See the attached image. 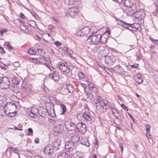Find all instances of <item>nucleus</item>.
I'll list each match as a JSON object with an SVG mask.
<instances>
[{
  "label": "nucleus",
  "mask_w": 158,
  "mask_h": 158,
  "mask_svg": "<svg viewBox=\"0 0 158 158\" xmlns=\"http://www.w3.org/2000/svg\"><path fill=\"white\" fill-rule=\"evenodd\" d=\"M91 38L90 42L94 44H98L100 43H105L107 41L106 38H102V36L100 34L96 35H92L90 37H88L87 40Z\"/></svg>",
  "instance_id": "f257e3e1"
},
{
  "label": "nucleus",
  "mask_w": 158,
  "mask_h": 158,
  "mask_svg": "<svg viewBox=\"0 0 158 158\" xmlns=\"http://www.w3.org/2000/svg\"><path fill=\"white\" fill-rule=\"evenodd\" d=\"M10 85L9 78L7 77H3L0 82V88L3 89H7L9 88Z\"/></svg>",
  "instance_id": "f03ea898"
},
{
  "label": "nucleus",
  "mask_w": 158,
  "mask_h": 158,
  "mask_svg": "<svg viewBox=\"0 0 158 158\" xmlns=\"http://www.w3.org/2000/svg\"><path fill=\"white\" fill-rule=\"evenodd\" d=\"M64 129V127L62 124L61 122H59L57 124L55 125L53 128L54 134L56 135H58L61 134Z\"/></svg>",
  "instance_id": "7ed1b4c3"
},
{
  "label": "nucleus",
  "mask_w": 158,
  "mask_h": 158,
  "mask_svg": "<svg viewBox=\"0 0 158 158\" xmlns=\"http://www.w3.org/2000/svg\"><path fill=\"white\" fill-rule=\"evenodd\" d=\"M94 97L96 98L94 100V102L95 104L97 109H99L102 107L103 105L105 104V102H104V100L102 101L101 97L98 94L94 95Z\"/></svg>",
  "instance_id": "20e7f679"
},
{
  "label": "nucleus",
  "mask_w": 158,
  "mask_h": 158,
  "mask_svg": "<svg viewBox=\"0 0 158 158\" xmlns=\"http://www.w3.org/2000/svg\"><path fill=\"white\" fill-rule=\"evenodd\" d=\"M9 111V113L13 114V115H10V117H12L14 116L16 114V113L17 110V106L15 104V102L10 103L7 105Z\"/></svg>",
  "instance_id": "39448f33"
},
{
  "label": "nucleus",
  "mask_w": 158,
  "mask_h": 158,
  "mask_svg": "<svg viewBox=\"0 0 158 158\" xmlns=\"http://www.w3.org/2000/svg\"><path fill=\"white\" fill-rule=\"evenodd\" d=\"M66 128L69 131H76L77 129V125L70 121H66L64 123Z\"/></svg>",
  "instance_id": "423d86ee"
},
{
  "label": "nucleus",
  "mask_w": 158,
  "mask_h": 158,
  "mask_svg": "<svg viewBox=\"0 0 158 158\" xmlns=\"http://www.w3.org/2000/svg\"><path fill=\"white\" fill-rule=\"evenodd\" d=\"M134 14V16L135 18L139 19H142L145 17V14L143 9H140L138 11H133Z\"/></svg>",
  "instance_id": "0eeeda50"
},
{
  "label": "nucleus",
  "mask_w": 158,
  "mask_h": 158,
  "mask_svg": "<svg viewBox=\"0 0 158 158\" xmlns=\"http://www.w3.org/2000/svg\"><path fill=\"white\" fill-rule=\"evenodd\" d=\"M123 4L126 6L130 7L129 10L134 11L136 10V6L133 0H125Z\"/></svg>",
  "instance_id": "6e6552de"
},
{
  "label": "nucleus",
  "mask_w": 158,
  "mask_h": 158,
  "mask_svg": "<svg viewBox=\"0 0 158 158\" xmlns=\"http://www.w3.org/2000/svg\"><path fill=\"white\" fill-rule=\"evenodd\" d=\"M69 15L72 18L77 17L79 14V10L77 7H73L69 8L68 10Z\"/></svg>",
  "instance_id": "1a4fd4ad"
},
{
  "label": "nucleus",
  "mask_w": 158,
  "mask_h": 158,
  "mask_svg": "<svg viewBox=\"0 0 158 158\" xmlns=\"http://www.w3.org/2000/svg\"><path fill=\"white\" fill-rule=\"evenodd\" d=\"M57 67L61 71L66 73H68L70 71V68L67 64L60 62L57 64Z\"/></svg>",
  "instance_id": "9d476101"
},
{
  "label": "nucleus",
  "mask_w": 158,
  "mask_h": 158,
  "mask_svg": "<svg viewBox=\"0 0 158 158\" xmlns=\"http://www.w3.org/2000/svg\"><path fill=\"white\" fill-rule=\"evenodd\" d=\"M41 64L46 65L49 69L52 71L53 69V68L50 65H48L51 63L50 59L44 56L41 57Z\"/></svg>",
  "instance_id": "9b49d317"
},
{
  "label": "nucleus",
  "mask_w": 158,
  "mask_h": 158,
  "mask_svg": "<svg viewBox=\"0 0 158 158\" xmlns=\"http://www.w3.org/2000/svg\"><path fill=\"white\" fill-rule=\"evenodd\" d=\"M39 110L35 107H32L28 113L29 115L31 117L35 118L38 115Z\"/></svg>",
  "instance_id": "f8f14e48"
},
{
  "label": "nucleus",
  "mask_w": 158,
  "mask_h": 158,
  "mask_svg": "<svg viewBox=\"0 0 158 158\" xmlns=\"http://www.w3.org/2000/svg\"><path fill=\"white\" fill-rule=\"evenodd\" d=\"M77 128L76 131H79L81 134H84L86 131V125L82 123H80L77 125Z\"/></svg>",
  "instance_id": "ddd939ff"
},
{
  "label": "nucleus",
  "mask_w": 158,
  "mask_h": 158,
  "mask_svg": "<svg viewBox=\"0 0 158 158\" xmlns=\"http://www.w3.org/2000/svg\"><path fill=\"white\" fill-rule=\"evenodd\" d=\"M44 153L46 155H52L54 152L53 147L51 144L47 145L44 150Z\"/></svg>",
  "instance_id": "4468645a"
},
{
  "label": "nucleus",
  "mask_w": 158,
  "mask_h": 158,
  "mask_svg": "<svg viewBox=\"0 0 158 158\" xmlns=\"http://www.w3.org/2000/svg\"><path fill=\"white\" fill-rule=\"evenodd\" d=\"M65 148L66 151L73 152L74 148V144L72 142L67 141L65 143Z\"/></svg>",
  "instance_id": "2eb2a0df"
},
{
  "label": "nucleus",
  "mask_w": 158,
  "mask_h": 158,
  "mask_svg": "<svg viewBox=\"0 0 158 158\" xmlns=\"http://www.w3.org/2000/svg\"><path fill=\"white\" fill-rule=\"evenodd\" d=\"M118 24L131 31H134V29H136V28L135 27H134L131 24L128 23L123 21H120Z\"/></svg>",
  "instance_id": "dca6fc26"
},
{
  "label": "nucleus",
  "mask_w": 158,
  "mask_h": 158,
  "mask_svg": "<svg viewBox=\"0 0 158 158\" xmlns=\"http://www.w3.org/2000/svg\"><path fill=\"white\" fill-rule=\"evenodd\" d=\"M49 77L55 81H57L59 79V73L56 71H54L51 74H49Z\"/></svg>",
  "instance_id": "f3484780"
},
{
  "label": "nucleus",
  "mask_w": 158,
  "mask_h": 158,
  "mask_svg": "<svg viewBox=\"0 0 158 158\" xmlns=\"http://www.w3.org/2000/svg\"><path fill=\"white\" fill-rule=\"evenodd\" d=\"M81 116L85 121H89L91 120V114L89 112L83 113L81 114Z\"/></svg>",
  "instance_id": "a211bd4d"
},
{
  "label": "nucleus",
  "mask_w": 158,
  "mask_h": 158,
  "mask_svg": "<svg viewBox=\"0 0 158 158\" xmlns=\"http://www.w3.org/2000/svg\"><path fill=\"white\" fill-rule=\"evenodd\" d=\"M60 50H62V53H65L66 52L70 56L72 55L73 53V51L66 47L64 46L63 48H60Z\"/></svg>",
  "instance_id": "6ab92c4d"
},
{
  "label": "nucleus",
  "mask_w": 158,
  "mask_h": 158,
  "mask_svg": "<svg viewBox=\"0 0 158 158\" xmlns=\"http://www.w3.org/2000/svg\"><path fill=\"white\" fill-rule=\"evenodd\" d=\"M64 90L66 94L72 93L73 91L74 88L72 85H66V88H64Z\"/></svg>",
  "instance_id": "aec40b11"
},
{
  "label": "nucleus",
  "mask_w": 158,
  "mask_h": 158,
  "mask_svg": "<svg viewBox=\"0 0 158 158\" xmlns=\"http://www.w3.org/2000/svg\"><path fill=\"white\" fill-rule=\"evenodd\" d=\"M110 109L112 112L113 115L116 117V118L118 120V122L120 123L122 122L121 120H119L118 117V111L113 107H110Z\"/></svg>",
  "instance_id": "412c9836"
},
{
  "label": "nucleus",
  "mask_w": 158,
  "mask_h": 158,
  "mask_svg": "<svg viewBox=\"0 0 158 158\" xmlns=\"http://www.w3.org/2000/svg\"><path fill=\"white\" fill-rule=\"evenodd\" d=\"M49 115L46 108H43L41 110L40 115L44 118H46Z\"/></svg>",
  "instance_id": "4be33fe9"
},
{
  "label": "nucleus",
  "mask_w": 158,
  "mask_h": 158,
  "mask_svg": "<svg viewBox=\"0 0 158 158\" xmlns=\"http://www.w3.org/2000/svg\"><path fill=\"white\" fill-rule=\"evenodd\" d=\"M61 144V141L60 139H57L53 143V146L55 148H57V149H59V148H58L59 146H60Z\"/></svg>",
  "instance_id": "5701e85b"
},
{
  "label": "nucleus",
  "mask_w": 158,
  "mask_h": 158,
  "mask_svg": "<svg viewBox=\"0 0 158 158\" xmlns=\"http://www.w3.org/2000/svg\"><path fill=\"white\" fill-rule=\"evenodd\" d=\"M81 143L87 147H89L90 144L88 142V139L85 137H83L81 141Z\"/></svg>",
  "instance_id": "b1692460"
},
{
  "label": "nucleus",
  "mask_w": 158,
  "mask_h": 158,
  "mask_svg": "<svg viewBox=\"0 0 158 158\" xmlns=\"http://www.w3.org/2000/svg\"><path fill=\"white\" fill-rule=\"evenodd\" d=\"M57 158H71V157L66 152H62L58 156Z\"/></svg>",
  "instance_id": "393cba45"
},
{
  "label": "nucleus",
  "mask_w": 158,
  "mask_h": 158,
  "mask_svg": "<svg viewBox=\"0 0 158 158\" xmlns=\"http://www.w3.org/2000/svg\"><path fill=\"white\" fill-rule=\"evenodd\" d=\"M89 29L88 27H85L81 29V32L84 35H88L89 32Z\"/></svg>",
  "instance_id": "a878e982"
},
{
  "label": "nucleus",
  "mask_w": 158,
  "mask_h": 158,
  "mask_svg": "<svg viewBox=\"0 0 158 158\" xmlns=\"http://www.w3.org/2000/svg\"><path fill=\"white\" fill-rule=\"evenodd\" d=\"M60 106L62 110V112L60 113V114H64L65 112H66L67 111L66 106L64 104L62 103L60 104Z\"/></svg>",
  "instance_id": "bb28decb"
},
{
  "label": "nucleus",
  "mask_w": 158,
  "mask_h": 158,
  "mask_svg": "<svg viewBox=\"0 0 158 158\" xmlns=\"http://www.w3.org/2000/svg\"><path fill=\"white\" fill-rule=\"evenodd\" d=\"M87 98L89 100H92L94 97V95L91 91H88L86 94Z\"/></svg>",
  "instance_id": "cd10ccee"
},
{
  "label": "nucleus",
  "mask_w": 158,
  "mask_h": 158,
  "mask_svg": "<svg viewBox=\"0 0 158 158\" xmlns=\"http://www.w3.org/2000/svg\"><path fill=\"white\" fill-rule=\"evenodd\" d=\"M105 62L107 64H109L111 63V56H109L107 55L104 56Z\"/></svg>",
  "instance_id": "c85d7f7f"
},
{
  "label": "nucleus",
  "mask_w": 158,
  "mask_h": 158,
  "mask_svg": "<svg viewBox=\"0 0 158 158\" xmlns=\"http://www.w3.org/2000/svg\"><path fill=\"white\" fill-rule=\"evenodd\" d=\"M79 136L77 135H73L72 138V140L71 142H72L73 143H77L79 140Z\"/></svg>",
  "instance_id": "c756f323"
},
{
  "label": "nucleus",
  "mask_w": 158,
  "mask_h": 158,
  "mask_svg": "<svg viewBox=\"0 0 158 158\" xmlns=\"http://www.w3.org/2000/svg\"><path fill=\"white\" fill-rule=\"evenodd\" d=\"M74 158H82L83 154L79 152H77L74 155Z\"/></svg>",
  "instance_id": "7c9ffc66"
},
{
  "label": "nucleus",
  "mask_w": 158,
  "mask_h": 158,
  "mask_svg": "<svg viewBox=\"0 0 158 158\" xmlns=\"http://www.w3.org/2000/svg\"><path fill=\"white\" fill-rule=\"evenodd\" d=\"M87 84L89 86V90H91L92 89H93L95 86L96 85L93 83L90 82L89 81H87Z\"/></svg>",
  "instance_id": "2f4dec72"
},
{
  "label": "nucleus",
  "mask_w": 158,
  "mask_h": 158,
  "mask_svg": "<svg viewBox=\"0 0 158 158\" xmlns=\"http://www.w3.org/2000/svg\"><path fill=\"white\" fill-rule=\"evenodd\" d=\"M65 2L68 3L69 5H72L76 3L77 0H65Z\"/></svg>",
  "instance_id": "473e14b6"
},
{
  "label": "nucleus",
  "mask_w": 158,
  "mask_h": 158,
  "mask_svg": "<svg viewBox=\"0 0 158 158\" xmlns=\"http://www.w3.org/2000/svg\"><path fill=\"white\" fill-rule=\"evenodd\" d=\"M104 102H105V104L103 105L102 107H101V108H102L103 109H104L105 106H108L110 107H111L110 106V103L108 102L106 100H104Z\"/></svg>",
  "instance_id": "72a5a7b5"
},
{
  "label": "nucleus",
  "mask_w": 158,
  "mask_h": 158,
  "mask_svg": "<svg viewBox=\"0 0 158 158\" xmlns=\"http://www.w3.org/2000/svg\"><path fill=\"white\" fill-rule=\"evenodd\" d=\"M28 53L31 55H34L36 53V51L31 48H30L27 51Z\"/></svg>",
  "instance_id": "f704fd0d"
},
{
  "label": "nucleus",
  "mask_w": 158,
  "mask_h": 158,
  "mask_svg": "<svg viewBox=\"0 0 158 158\" xmlns=\"http://www.w3.org/2000/svg\"><path fill=\"white\" fill-rule=\"evenodd\" d=\"M13 83L16 85H18L19 83L20 80L18 78H14L12 79Z\"/></svg>",
  "instance_id": "c9c22d12"
},
{
  "label": "nucleus",
  "mask_w": 158,
  "mask_h": 158,
  "mask_svg": "<svg viewBox=\"0 0 158 158\" xmlns=\"http://www.w3.org/2000/svg\"><path fill=\"white\" fill-rule=\"evenodd\" d=\"M114 70L117 72H121V69H122V67L120 66H116L114 67Z\"/></svg>",
  "instance_id": "e433bc0d"
},
{
  "label": "nucleus",
  "mask_w": 158,
  "mask_h": 158,
  "mask_svg": "<svg viewBox=\"0 0 158 158\" xmlns=\"http://www.w3.org/2000/svg\"><path fill=\"white\" fill-rule=\"evenodd\" d=\"M4 45H6L9 49H13V47L12 46L11 44H10V42H5L4 43Z\"/></svg>",
  "instance_id": "4c0bfd02"
},
{
  "label": "nucleus",
  "mask_w": 158,
  "mask_h": 158,
  "mask_svg": "<svg viewBox=\"0 0 158 158\" xmlns=\"http://www.w3.org/2000/svg\"><path fill=\"white\" fill-rule=\"evenodd\" d=\"M90 91H92L94 93H95V95H97V94H98V90L96 86H95Z\"/></svg>",
  "instance_id": "58836bf2"
},
{
  "label": "nucleus",
  "mask_w": 158,
  "mask_h": 158,
  "mask_svg": "<svg viewBox=\"0 0 158 158\" xmlns=\"http://www.w3.org/2000/svg\"><path fill=\"white\" fill-rule=\"evenodd\" d=\"M33 60H34V62L35 63H36L37 64L40 63L41 64V57L39 58V59L37 58H33Z\"/></svg>",
  "instance_id": "ea45409f"
},
{
  "label": "nucleus",
  "mask_w": 158,
  "mask_h": 158,
  "mask_svg": "<svg viewBox=\"0 0 158 158\" xmlns=\"http://www.w3.org/2000/svg\"><path fill=\"white\" fill-rule=\"evenodd\" d=\"M78 76L80 79H83L85 77V75L81 72H80L78 73Z\"/></svg>",
  "instance_id": "a19ab883"
},
{
  "label": "nucleus",
  "mask_w": 158,
  "mask_h": 158,
  "mask_svg": "<svg viewBox=\"0 0 158 158\" xmlns=\"http://www.w3.org/2000/svg\"><path fill=\"white\" fill-rule=\"evenodd\" d=\"M30 25L32 27H35L36 26V22L33 21H31Z\"/></svg>",
  "instance_id": "79ce46f5"
},
{
  "label": "nucleus",
  "mask_w": 158,
  "mask_h": 158,
  "mask_svg": "<svg viewBox=\"0 0 158 158\" xmlns=\"http://www.w3.org/2000/svg\"><path fill=\"white\" fill-rule=\"evenodd\" d=\"M77 35L78 36H81L83 35L82 32H81V30L79 31L77 33Z\"/></svg>",
  "instance_id": "37998d69"
},
{
  "label": "nucleus",
  "mask_w": 158,
  "mask_h": 158,
  "mask_svg": "<svg viewBox=\"0 0 158 158\" xmlns=\"http://www.w3.org/2000/svg\"><path fill=\"white\" fill-rule=\"evenodd\" d=\"M121 107L127 111L128 110L127 107L123 103L121 105Z\"/></svg>",
  "instance_id": "c03bdc74"
},
{
  "label": "nucleus",
  "mask_w": 158,
  "mask_h": 158,
  "mask_svg": "<svg viewBox=\"0 0 158 158\" xmlns=\"http://www.w3.org/2000/svg\"><path fill=\"white\" fill-rule=\"evenodd\" d=\"M54 44L57 47L61 46V45L60 43L58 41H56L54 43Z\"/></svg>",
  "instance_id": "a18cd8bd"
},
{
  "label": "nucleus",
  "mask_w": 158,
  "mask_h": 158,
  "mask_svg": "<svg viewBox=\"0 0 158 158\" xmlns=\"http://www.w3.org/2000/svg\"><path fill=\"white\" fill-rule=\"evenodd\" d=\"M145 126L146 128V131H149L150 130L151 127L148 124H146Z\"/></svg>",
  "instance_id": "49530a36"
},
{
  "label": "nucleus",
  "mask_w": 158,
  "mask_h": 158,
  "mask_svg": "<svg viewBox=\"0 0 158 158\" xmlns=\"http://www.w3.org/2000/svg\"><path fill=\"white\" fill-rule=\"evenodd\" d=\"M146 136L149 139H150L152 138V135L150 134L148 132H147L146 133Z\"/></svg>",
  "instance_id": "de8ad7c7"
},
{
  "label": "nucleus",
  "mask_w": 158,
  "mask_h": 158,
  "mask_svg": "<svg viewBox=\"0 0 158 158\" xmlns=\"http://www.w3.org/2000/svg\"><path fill=\"white\" fill-rule=\"evenodd\" d=\"M7 32V30L6 29H3L2 30H0V32L1 35H2L3 33H5Z\"/></svg>",
  "instance_id": "09e8293b"
},
{
  "label": "nucleus",
  "mask_w": 158,
  "mask_h": 158,
  "mask_svg": "<svg viewBox=\"0 0 158 158\" xmlns=\"http://www.w3.org/2000/svg\"><path fill=\"white\" fill-rule=\"evenodd\" d=\"M114 1H116L117 2H118V3H122L123 4V2H124L125 1V0H113Z\"/></svg>",
  "instance_id": "8fccbe9b"
},
{
  "label": "nucleus",
  "mask_w": 158,
  "mask_h": 158,
  "mask_svg": "<svg viewBox=\"0 0 158 158\" xmlns=\"http://www.w3.org/2000/svg\"><path fill=\"white\" fill-rule=\"evenodd\" d=\"M54 26L52 25H49L48 26V29L50 31H52L54 29Z\"/></svg>",
  "instance_id": "3c124183"
},
{
  "label": "nucleus",
  "mask_w": 158,
  "mask_h": 158,
  "mask_svg": "<svg viewBox=\"0 0 158 158\" xmlns=\"http://www.w3.org/2000/svg\"><path fill=\"white\" fill-rule=\"evenodd\" d=\"M111 63L112 62H114L115 61V57L114 56H111Z\"/></svg>",
  "instance_id": "603ef678"
},
{
  "label": "nucleus",
  "mask_w": 158,
  "mask_h": 158,
  "mask_svg": "<svg viewBox=\"0 0 158 158\" xmlns=\"http://www.w3.org/2000/svg\"><path fill=\"white\" fill-rule=\"evenodd\" d=\"M19 16L20 17L23 19H25L26 18L25 16L22 13H20L19 15Z\"/></svg>",
  "instance_id": "864d4df0"
},
{
  "label": "nucleus",
  "mask_w": 158,
  "mask_h": 158,
  "mask_svg": "<svg viewBox=\"0 0 158 158\" xmlns=\"http://www.w3.org/2000/svg\"><path fill=\"white\" fill-rule=\"evenodd\" d=\"M0 51L1 53H5V52L3 48L1 47H0Z\"/></svg>",
  "instance_id": "5fc2aeb1"
},
{
  "label": "nucleus",
  "mask_w": 158,
  "mask_h": 158,
  "mask_svg": "<svg viewBox=\"0 0 158 158\" xmlns=\"http://www.w3.org/2000/svg\"><path fill=\"white\" fill-rule=\"evenodd\" d=\"M31 90V89L29 87H27L25 89V90L27 92H30Z\"/></svg>",
  "instance_id": "6e6d98bb"
},
{
  "label": "nucleus",
  "mask_w": 158,
  "mask_h": 158,
  "mask_svg": "<svg viewBox=\"0 0 158 158\" xmlns=\"http://www.w3.org/2000/svg\"><path fill=\"white\" fill-rule=\"evenodd\" d=\"M137 82L138 84H140L143 82V81L141 78H139V80L137 81Z\"/></svg>",
  "instance_id": "4d7b16f0"
},
{
  "label": "nucleus",
  "mask_w": 158,
  "mask_h": 158,
  "mask_svg": "<svg viewBox=\"0 0 158 158\" xmlns=\"http://www.w3.org/2000/svg\"><path fill=\"white\" fill-rule=\"evenodd\" d=\"M29 132L31 134H33V131L32 129L31 128H29L28 129Z\"/></svg>",
  "instance_id": "13d9d810"
},
{
  "label": "nucleus",
  "mask_w": 158,
  "mask_h": 158,
  "mask_svg": "<svg viewBox=\"0 0 158 158\" xmlns=\"http://www.w3.org/2000/svg\"><path fill=\"white\" fill-rule=\"evenodd\" d=\"M149 39L151 40V41L153 43H155V42H156V40H154V39L152 38L151 37H149Z\"/></svg>",
  "instance_id": "bf43d9fd"
},
{
  "label": "nucleus",
  "mask_w": 158,
  "mask_h": 158,
  "mask_svg": "<svg viewBox=\"0 0 158 158\" xmlns=\"http://www.w3.org/2000/svg\"><path fill=\"white\" fill-rule=\"evenodd\" d=\"M128 114L129 116H130V117L131 118L132 120L133 121H134L135 119H134V118H133V117L131 116V115L129 113H128Z\"/></svg>",
  "instance_id": "052dcab7"
},
{
  "label": "nucleus",
  "mask_w": 158,
  "mask_h": 158,
  "mask_svg": "<svg viewBox=\"0 0 158 158\" xmlns=\"http://www.w3.org/2000/svg\"><path fill=\"white\" fill-rule=\"evenodd\" d=\"M84 107L86 109H88V106H87V105L86 104H85L84 105Z\"/></svg>",
  "instance_id": "680f3d73"
},
{
  "label": "nucleus",
  "mask_w": 158,
  "mask_h": 158,
  "mask_svg": "<svg viewBox=\"0 0 158 158\" xmlns=\"http://www.w3.org/2000/svg\"><path fill=\"white\" fill-rule=\"evenodd\" d=\"M11 149H12V150L14 152H15V151L17 150L15 148H12Z\"/></svg>",
  "instance_id": "e2e57ef3"
},
{
  "label": "nucleus",
  "mask_w": 158,
  "mask_h": 158,
  "mask_svg": "<svg viewBox=\"0 0 158 158\" xmlns=\"http://www.w3.org/2000/svg\"><path fill=\"white\" fill-rule=\"evenodd\" d=\"M121 151L122 152L123 151V146L122 145H121Z\"/></svg>",
  "instance_id": "0e129e2a"
},
{
  "label": "nucleus",
  "mask_w": 158,
  "mask_h": 158,
  "mask_svg": "<svg viewBox=\"0 0 158 158\" xmlns=\"http://www.w3.org/2000/svg\"><path fill=\"white\" fill-rule=\"evenodd\" d=\"M155 43L156 45H158V39L157 40H156V42H155Z\"/></svg>",
  "instance_id": "69168bd1"
},
{
  "label": "nucleus",
  "mask_w": 158,
  "mask_h": 158,
  "mask_svg": "<svg viewBox=\"0 0 158 158\" xmlns=\"http://www.w3.org/2000/svg\"><path fill=\"white\" fill-rule=\"evenodd\" d=\"M153 15L154 16H156V12H153Z\"/></svg>",
  "instance_id": "338daca9"
},
{
  "label": "nucleus",
  "mask_w": 158,
  "mask_h": 158,
  "mask_svg": "<svg viewBox=\"0 0 158 158\" xmlns=\"http://www.w3.org/2000/svg\"><path fill=\"white\" fill-rule=\"evenodd\" d=\"M92 157L93 158H97V156L96 155H93Z\"/></svg>",
  "instance_id": "774afa93"
}]
</instances>
